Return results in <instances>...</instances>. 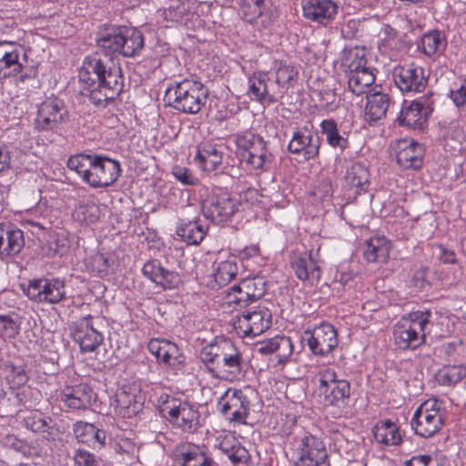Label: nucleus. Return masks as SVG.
Returning <instances> with one entry per match:
<instances>
[{
	"label": "nucleus",
	"mask_w": 466,
	"mask_h": 466,
	"mask_svg": "<svg viewBox=\"0 0 466 466\" xmlns=\"http://www.w3.org/2000/svg\"><path fill=\"white\" fill-rule=\"evenodd\" d=\"M111 55L86 56L79 71V80L86 86L89 100L96 106H106L123 91L122 69L118 59Z\"/></svg>",
	"instance_id": "obj_1"
},
{
	"label": "nucleus",
	"mask_w": 466,
	"mask_h": 466,
	"mask_svg": "<svg viewBox=\"0 0 466 466\" xmlns=\"http://www.w3.org/2000/svg\"><path fill=\"white\" fill-rule=\"evenodd\" d=\"M200 360L217 377L239 381L246 374L247 362L241 350L230 340L221 339L202 348Z\"/></svg>",
	"instance_id": "obj_2"
},
{
	"label": "nucleus",
	"mask_w": 466,
	"mask_h": 466,
	"mask_svg": "<svg viewBox=\"0 0 466 466\" xmlns=\"http://www.w3.org/2000/svg\"><path fill=\"white\" fill-rule=\"evenodd\" d=\"M96 44L104 53H117L126 57H132L143 49L144 37L142 33L134 27L110 25L98 33Z\"/></svg>",
	"instance_id": "obj_3"
},
{
	"label": "nucleus",
	"mask_w": 466,
	"mask_h": 466,
	"mask_svg": "<svg viewBox=\"0 0 466 466\" xmlns=\"http://www.w3.org/2000/svg\"><path fill=\"white\" fill-rule=\"evenodd\" d=\"M208 90L198 80L186 78L168 87L166 96L172 100L171 106L185 114H197L206 104Z\"/></svg>",
	"instance_id": "obj_4"
},
{
	"label": "nucleus",
	"mask_w": 466,
	"mask_h": 466,
	"mask_svg": "<svg viewBox=\"0 0 466 466\" xmlns=\"http://www.w3.org/2000/svg\"><path fill=\"white\" fill-rule=\"evenodd\" d=\"M429 318L430 311H416L400 321L393 331L395 344L402 350H414L422 345L430 323Z\"/></svg>",
	"instance_id": "obj_5"
},
{
	"label": "nucleus",
	"mask_w": 466,
	"mask_h": 466,
	"mask_svg": "<svg viewBox=\"0 0 466 466\" xmlns=\"http://www.w3.org/2000/svg\"><path fill=\"white\" fill-rule=\"evenodd\" d=\"M160 412L170 424L184 432L192 433L200 426L198 410L187 401L167 396Z\"/></svg>",
	"instance_id": "obj_6"
},
{
	"label": "nucleus",
	"mask_w": 466,
	"mask_h": 466,
	"mask_svg": "<svg viewBox=\"0 0 466 466\" xmlns=\"http://www.w3.org/2000/svg\"><path fill=\"white\" fill-rule=\"evenodd\" d=\"M291 451L297 466H320L328 459L323 441L309 433L295 437L291 442Z\"/></svg>",
	"instance_id": "obj_7"
},
{
	"label": "nucleus",
	"mask_w": 466,
	"mask_h": 466,
	"mask_svg": "<svg viewBox=\"0 0 466 466\" xmlns=\"http://www.w3.org/2000/svg\"><path fill=\"white\" fill-rule=\"evenodd\" d=\"M415 434L430 438L437 433L442 426V415L436 400H428L415 410L410 420Z\"/></svg>",
	"instance_id": "obj_8"
},
{
	"label": "nucleus",
	"mask_w": 466,
	"mask_h": 466,
	"mask_svg": "<svg viewBox=\"0 0 466 466\" xmlns=\"http://www.w3.org/2000/svg\"><path fill=\"white\" fill-rule=\"evenodd\" d=\"M97 320V318L87 315L70 326L71 337L79 345L82 352H93L104 341V335L98 329Z\"/></svg>",
	"instance_id": "obj_9"
},
{
	"label": "nucleus",
	"mask_w": 466,
	"mask_h": 466,
	"mask_svg": "<svg viewBox=\"0 0 466 466\" xmlns=\"http://www.w3.org/2000/svg\"><path fill=\"white\" fill-rule=\"evenodd\" d=\"M23 290L29 299L38 303L57 304L66 297L65 282L59 279H35Z\"/></svg>",
	"instance_id": "obj_10"
},
{
	"label": "nucleus",
	"mask_w": 466,
	"mask_h": 466,
	"mask_svg": "<svg viewBox=\"0 0 466 466\" xmlns=\"http://www.w3.org/2000/svg\"><path fill=\"white\" fill-rule=\"evenodd\" d=\"M271 313L267 309L245 311L232 319V326L241 338L255 337L269 329Z\"/></svg>",
	"instance_id": "obj_11"
},
{
	"label": "nucleus",
	"mask_w": 466,
	"mask_h": 466,
	"mask_svg": "<svg viewBox=\"0 0 466 466\" xmlns=\"http://www.w3.org/2000/svg\"><path fill=\"white\" fill-rule=\"evenodd\" d=\"M393 80L402 93L422 92L428 83L424 68L414 63L396 66L393 70Z\"/></svg>",
	"instance_id": "obj_12"
},
{
	"label": "nucleus",
	"mask_w": 466,
	"mask_h": 466,
	"mask_svg": "<svg viewBox=\"0 0 466 466\" xmlns=\"http://www.w3.org/2000/svg\"><path fill=\"white\" fill-rule=\"evenodd\" d=\"M120 172L118 161L102 156H94L86 184L94 188L109 187L117 180Z\"/></svg>",
	"instance_id": "obj_13"
},
{
	"label": "nucleus",
	"mask_w": 466,
	"mask_h": 466,
	"mask_svg": "<svg viewBox=\"0 0 466 466\" xmlns=\"http://www.w3.org/2000/svg\"><path fill=\"white\" fill-rule=\"evenodd\" d=\"M303 338L307 339L309 350L315 355H328L338 346L337 331L328 322L307 329Z\"/></svg>",
	"instance_id": "obj_14"
},
{
	"label": "nucleus",
	"mask_w": 466,
	"mask_h": 466,
	"mask_svg": "<svg viewBox=\"0 0 466 466\" xmlns=\"http://www.w3.org/2000/svg\"><path fill=\"white\" fill-rule=\"evenodd\" d=\"M172 457L177 466H215L213 458L204 446L193 442L177 443L172 450Z\"/></svg>",
	"instance_id": "obj_15"
},
{
	"label": "nucleus",
	"mask_w": 466,
	"mask_h": 466,
	"mask_svg": "<svg viewBox=\"0 0 466 466\" xmlns=\"http://www.w3.org/2000/svg\"><path fill=\"white\" fill-rule=\"evenodd\" d=\"M235 201L228 193L211 194L202 203V213L216 224L228 221L236 212Z\"/></svg>",
	"instance_id": "obj_16"
},
{
	"label": "nucleus",
	"mask_w": 466,
	"mask_h": 466,
	"mask_svg": "<svg viewBox=\"0 0 466 466\" xmlns=\"http://www.w3.org/2000/svg\"><path fill=\"white\" fill-rule=\"evenodd\" d=\"M238 146L243 150L241 157L253 169L265 168L270 164L272 155L266 147V142L258 136H251L250 138H240Z\"/></svg>",
	"instance_id": "obj_17"
},
{
	"label": "nucleus",
	"mask_w": 466,
	"mask_h": 466,
	"mask_svg": "<svg viewBox=\"0 0 466 466\" xmlns=\"http://www.w3.org/2000/svg\"><path fill=\"white\" fill-rule=\"evenodd\" d=\"M321 139L319 135L304 127L296 130L288 145V151L294 155H302L305 161L315 159L319 154Z\"/></svg>",
	"instance_id": "obj_18"
},
{
	"label": "nucleus",
	"mask_w": 466,
	"mask_h": 466,
	"mask_svg": "<svg viewBox=\"0 0 466 466\" xmlns=\"http://www.w3.org/2000/svg\"><path fill=\"white\" fill-rule=\"evenodd\" d=\"M218 407L231 421L243 423L248 414L249 400L241 390L228 389L219 399Z\"/></svg>",
	"instance_id": "obj_19"
},
{
	"label": "nucleus",
	"mask_w": 466,
	"mask_h": 466,
	"mask_svg": "<svg viewBox=\"0 0 466 466\" xmlns=\"http://www.w3.org/2000/svg\"><path fill=\"white\" fill-rule=\"evenodd\" d=\"M348 66V86L356 96L362 95L375 82V75L372 69L366 66L367 60L364 56L355 55Z\"/></svg>",
	"instance_id": "obj_20"
},
{
	"label": "nucleus",
	"mask_w": 466,
	"mask_h": 466,
	"mask_svg": "<svg viewBox=\"0 0 466 466\" xmlns=\"http://www.w3.org/2000/svg\"><path fill=\"white\" fill-rule=\"evenodd\" d=\"M25 54L23 47L7 42H0V78L16 76L22 71Z\"/></svg>",
	"instance_id": "obj_21"
},
{
	"label": "nucleus",
	"mask_w": 466,
	"mask_h": 466,
	"mask_svg": "<svg viewBox=\"0 0 466 466\" xmlns=\"http://www.w3.org/2000/svg\"><path fill=\"white\" fill-rule=\"evenodd\" d=\"M147 349L160 364L177 369L185 363L186 358L177 345L169 340L152 339Z\"/></svg>",
	"instance_id": "obj_22"
},
{
	"label": "nucleus",
	"mask_w": 466,
	"mask_h": 466,
	"mask_svg": "<svg viewBox=\"0 0 466 466\" xmlns=\"http://www.w3.org/2000/svg\"><path fill=\"white\" fill-rule=\"evenodd\" d=\"M66 110L57 98H47L38 107L35 124L39 129L49 130L65 120Z\"/></svg>",
	"instance_id": "obj_23"
},
{
	"label": "nucleus",
	"mask_w": 466,
	"mask_h": 466,
	"mask_svg": "<svg viewBox=\"0 0 466 466\" xmlns=\"http://www.w3.org/2000/svg\"><path fill=\"white\" fill-rule=\"evenodd\" d=\"M396 160L404 169H418L422 165L424 149L413 140L401 139L396 142Z\"/></svg>",
	"instance_id": "obj_24"
},
{
	"label": "nucleus",
	"mask_w": 466,
	"mask_h": 466,
	"mask_svg": "<svg viewBox=\"0 0 466 466\" xmlns=\"http://www.w3.org/2000/svg\"><path fill=\"white\" fill-rule=\"evenodd\" d=\"M301 5L306 19L321 25L331 22L338 13V5L332 0H302Z\"/></svg>",
	"instance_id": "obj_25"
},
{
	"label": "nucleus",
	"mask_w": 466,
	"mask_h": 466,
	"mask_svg": "<svg viewBox=\"0 0 466 466\" xmlns=\"http://www.w3.org/2000/svg\"><path fill=\"white\" fill-rule=\"evenodd\" d=\"M319 250L315 254L310 251L297 257L292 261V268L298 279L318 282L321 276L320 261L318 258Z\"/></svg>",
	"instance_id": "obj_26"
},
{
	"label": "nucleus",
	"mask_w": 466,
	"mask_h": 466,
	"mask_svg": "<svg viewBox=\"0 0 466 466\" xmlns=\"http://www.w3.org/2000/svg\"><path fill=\"white\" fill-rule=\"evenodd\" d=\"M59 400L68 409L86 410L95 400V393L88 385L78 384L65 389L59 394Z\"/></svg>",
	"instance_id": "obj_27"
},
{
	"label": "nucleus",
	"mask_w": 466,
	"mask_h": 466,
	"mask_svg": "<svg viewBox=\"0 0 466 466\" xmlns=\"http://www.w3.org/2000/svg\"><path fill=\"white\" fill-rule=\"evenodd\" d=\"M143 275L164 289H172L180 283V277L174 271L166 269L159 261L153 259L142 268Z\"/></svg>",
	"instance_id": "obj_28"
},
{
	"label": "nucleus",
	"mask_w": 466,
	"mask_h": 466,
	"mask_svg": "<svg viewBox=\"0 0 466 466\" xmlns=\"http://www.w3.org/2000/svg\"><path fill=\"white\" fill-rule=\"evenodd\" d=\"M143 396L137 387L124 386L116 391V402L123 417L137 415L142 409Z\"/></svg>",
	"instance_id": "obj_29"
},
{
	"label": "nucleus",
	"mask_w": 466,
	"mask_h": 466,
	"mask_svg": "<svg viewBox=\"0 0 466 466\" xmlns=\"http://www.w3.org/2000/svg\"><path fill=\"white\" fill-rule=\"evenodd\" d=\"M257 351L261 355L275 354L278 363L286 364L293 353V344L289 337L276 336L260 341L256 346Z\"/></svg>",
	"instance_id": "obj_30"
},
{
	"label": "nucleus",
	"mask_w": 466,
	"mask_h": 466,
	"mask_svg": "<svg viewBox=\"0 0 466 466\" xmlns=\"http://www.w3.org/2000/svg\"><path fill=\"white\" fill-rule=\"evenodd\" d=\"M364 118L370 124L373 125L385 118L387 112L392 104L390 96L382 92H374L367 94Z\"/></svg>",
	"instance_id": "obj_31"
},
{
	"label": "nucleus",
	"mask_w": 466,
	"mask_h": 466,
	"mask_svg": "<svg viewBox=\"0 0 466 466\" xmlns=\"http://www.w3.org/2000/svg\"><path fill=\"white\" fill-rule=\"evenodd\" d=\"M25 246L24 233L19 228H10L0 224V257L18 254Z\"/></svg>",
	"instance_id": "obj_32"
},
{
	"label": "nucleus",
	"mask_w": 466,
	"mask_h": 466,
	"mask_svg": "<svg viewBox=\"0 0 466 466\" xmlns=\"http://www.w3.org/2000/svg\"><path fill=\"white\" fill-rule=\"evenodd\" d=\"M213 268L212 275L219 287L228 284L236 278L238 271L237 258L222 252L218 254Z\"/></svg>",
	"instance_id": "obj_33"
},
{
	"label": "nucleus",
	"mask_w": 466,
	"mask_h": 466,
	"mask_svg": "<svg viewBox=\"0 0 466 466\" xmlns=\"http://www.w3.org/2000/svg\"><path fill=\"white\" fill-rule=\"evenodd\" d=\"M428 108L419 100H413L400 111L399 122L411 129H422L427 122Z\"/></svg>",
	"instance_id": "obj_34"
},
{
	"label": "nucleus",
	"mask_w": 466,
	"mask_h": 466,
	"mask_svg": "<svg viewBox=\"0 0 466 466\" xmlns=\"http://www.w3.org/2000/svg\"><path fill=\"white\" fill-rule=\"evenodd\" d=\"M344 180L345 187L354 194L365 192L370 185L369 170L364 164L356 162L347 169Z\"/></svg>",
	"instance_id": "obj_35"
},
{
	"label": "nucleus",
	"mask_w": 466,
	"mask_h": 466,
	"mask_svg": "<svg viewBox=\"0 0 466 466\" xmlns=\"http://www.w3.org/2000/svg\"><path fill=\"white\" fill-rule=\"evenodd\" d=\"M269 76L267 72H256L248 78V91L258 102L274 103L277 101L276 92L268 86Z\"/></svg>",
	"instance_id": "obj_36"
},
{
	"label": "nucleus",
	"mask_w": 466,
	"mask_h": 466,
	"mask_svg": "<svg viewBox=\"0 0 466 466\" xmlns=\"http://www.w3.org/2000/svg\"><path fill=\"white\" fill-rule=\"evenodd\" d=\"M323 396L325 406L344 407L350 395V385L346 380H339L331 386L319 391Z\"/></svg>",
	"instance_id": "obj_37"
},
{
	"label": "nucleus",
	"mask_w": 466,
	"mask_h": 466,
	"mask_svg": "<svg viewBox=\"0 0 466 466\" xmlns=\"http://www.w3.org/2000/svg\"><path fill=\"white\" fill-rule=\"evenodd\" d=\"M390 248V243L385 237H374L366 241L363 255L368 262L384 263Z\"/></svg>",
	"instance_id": "obj_38"
},
{
	"label": "nucleus",
	"mask_w": 466,
	"mask_h": 466,
	"mask_svg": "<svg viewBox=\"0 0 466 466\" xmlns=\"http://www.w3.org/2000/svg\"><path fill=\"white\" fill-rule=\"evenodd\" d=\"M223 153L214 145H204L199 147L195 160L207 172L217 171L222 164Z\"/></svg>",
	"instance_id": "obj_39"
},
{
	"label": "nucleus",
	"mask_w": 466,
	"mask_h": 466,
	"mask_svg": "<svg viewBox=\"0 0 466 466\" xmlns=\"http://www.w3.org/2000/svg\"><path fill=\"white\" fill-rule=\"evenodd\" d=\"M373 434L378 442L385 445H397L401 441L396 424L390 420L377 423L373 429Z\"/></svg>",
	"instance_id": "obj_40"
},
{
	"label": "nucleus",
	"mask_w": 466,
	"mask_h": 466,
	"mask_svg": "<svg viewBox=\"0 0 466 466\" xmlns=\"http://www.w3.org/2000/svg\"><path fill=\"white\" fill-rule=\"evenodd\" d=\"M421 50L427 56L442 53L446 48V38L442 32L432 30L421 38Z\"/></svg>",
	"instance_id": "obj_41"
},
{
	"label": "nucleus",
	"mask_w": 466,
	"mask_h": 466,
	"mask_svg": "<svg viewBox=\"0 0 466 466\" xmlns=\"http://www.w3.org/2000/svg\"><path fill=\"white\" fill-rule=\"evenodd\" d=\"M321 131L326 136L328 144L332 147H339L343 151L348 147V139L339 134L336 122L332 119H325L320 124Z\"/></svg>",
	"instance_id": "obj_42"
},
{
	"label": "nucleus",
	"mask_w": 466,
	"mask_h": 466,
	"mask_svg": "<svg viewBox=\"0 0 466 466\" xmlns=\"http://www.w3.org/2000/svg\"><path fill=\"white\" fill-rule=\"evenodd\" d=\"M177 235L183 238L187 244H199L205 235L206 229L197 221H188L177 228Z\"/></svg>",
	"instance_id": "obj_43"
},
{
	"label": "nucleus",
	"mask_w": 466,
	"mask_h": 466,
	"mask_svg": "<svg viewBox=\"0 0 466 466\" xmlns=\"http://www.w3.org/2000/svg\"><path fill=\"white\" fill-rule=\"evenodd\" d=\"M100 216V207L92 201L79 204L73 213L75 219L87 225L96 223Z\"/></svg>",
	"instance_id": "obj_44"
},
{
	"label": "nucleus",
	"mask_w": 466,
	"mask_h": 466,
	"mask_svg": "<svg viewBox=\"0 0 466 466\" xmlns=\"http://www.w3.org/2000/svg\"><path fill=\"white\" fill-rule=\"evenodd\" d=\"M93 160L94 156L92 155L76 154L68 158L66 165L70 170L75 171L86 183Z\"/></svg>",
	"instance_id": "obj_45"
},
{
	"label": "nucleus",
	"mask_w": 466,
	"mask_h": 466,
	"mask_svg": "<svg viewBox=\"0 0 466 466\" xmlns=\"http://www.w3.org/2000/svg\"><path fill=\"white\" fill-rule=\"evenodd\" d=\"M192 15L188 3H177L176 5H170L163 11L165 20L185 25H187Z\"/></svg>",
	"instance_id": "obj_46"
},
{
	"label": "nucleus",
	"mask_w": 466,
	"mask_h": 466,
	"mask_svg": "<svg viewBox=\"0 0 466 466\" xmlns=\"http://www.w3.org/2000/svg\"><path fill=\"white\" fill-rule=\"evenodd\" d=\"M299 75L298 69L285 61H280L276 69V84L279 88L289 89Z\"/></svg>",
	"instance_id": "obj_47"
},
{
	"label": "nucleus",
	"mask_w": 466,
	"mask_h": 466,
	"mask_svg": "<svg viewBox=\"0 0 466 466\" xmlns=\"http://www.w3.org/2000/svg\"><path fill=\"white\" fill-rule=\"evenodd\" d=\"M240 284L251 303L259 299L266 292L267 284L262 277L244 279Z\"/></svg>",
	"instance_id": "obj_48"
},
{
	"label": "nucleus",
	"mask_w": 466,
	"mask_h": 466,
	"mask_svg": "<svg viewBox=\"0 0 466 466\" xmlns=\"http://www.w3.org/2000/svg\"><path fill=\"white\" fill-rule=\"evenodd\" d=\"M223 303L228 305L229 308L235 309H241L248 306L251 302L247 294L244 293V289L241 287L240 282L237 285L232 286L228 290L225 292L223 297Z\"/></svg>",
	"instance_id": "obj_49"
},
{
	"label": "nucleus",
	"mask_w": 466,
	"mask_h": 466,
	"mask_svg": "<svg viewBox=\"0 0 466 466\" xmlns=\"http://www.w3.org/2000/svg\"><path fill=\"white\" fill-rule=\"evenodd\" d=\"M439 380L443 385H455L466 377L464 365H448L439 370Z\"/></svg>",
	"instance_id": "obj_50"
},
{
	"label": "nucleus",
	"mask_w": 466,
	"mask_h": 466,
	"mask_svg": "<svg viewBox=\"0 0 466 466\" xmlns=\"http://www.w3.org/2000/svg\"><path fill=\"white\" fill-rule=\"evenodd\" d=\"M264 9V0H242L239 13L242 18L253 23L261 16Z\"/></svg>",
	"instance_id": "obj_51"
},
{
	"label": "nucleus",
	"mask_w": 466,
	"mask_h": 466,
	"mask_svg": "<svg viewBox=\"0 0 466 466\" xmlns=\"http://www.w3.org/2000/svg\"><path fill=\"white\" fill-rule=\"evenodd\" d=\"M95 425L82 420L76 421L73 425V431L76 441L79 443L93 445L92 435L94 434Z\"/></svg>",
	"instance_id": "obj_52"
},
{
	"label": "nucleus",
	"mask_w": 466,
	"mask_h": 466,
	"mask_svg": "<svg viewBox=\"0 0 466 466\" xmlns=\"http://www.w3.org/2000/svg\"><path fill=\"white\" fill-rule=\"evenodd\" d=\"M449 97L461 112H466V78L454 83L449 93Z\"/></svg>",
	"instance_id": "obj_53"
},
{
	"label": "nucleus",
	"mask_w": 466,
	"mask_h": 466,
	"mask_svg": "<svg viewBox=\"0 0 466 466\" xmlns=\"http://www.w3.org/2000/svg\"><path fill=\"white\" fill-rule=\"evenodd\" d=\"M51 422V418L43 417L41 414H32L25 419L26 428L39 433L48 432Z\"/></svg>",
	"instance_id": "obj_54"
},
{
	"label": "nucleus",
	"mask_w": 466,
	"mask_h": 466,
	"mask_svg": "<svg viewBox=\"0 0 466 466\" xmlns=\"http://www.w3.org/2000/svg\"><path fill=\"white\" fill-rule=\"evenodd\" d=\"M20 331V323L9 316H0V337L4 339H14Z\"/></svg>",
	"instance_id": "obj_55"
},
{
	"label": "nucleus",
	"mask_w": 466,
	"mask_h": 466,
	"mask_svg": "<svg viewBox=\"0 0 466 466\" xmlns=\"http://www.w3.org/2000/svg\"><path fill=\"white\" fill-rule=\"evenodd\" d=\"M73 459L77 466H101V460L85 449H76Z\"/></svg>",
	"instance_id": "obj_56"
},
{
	"label": "nucleus",
	"mask_w": 466,
	"mask_h": 466,
	"mask_svg": "<svg viewBox=\"0 0 466 466\" xmlns=\"http://www.w3.org/2000/svg\"><path fill=\"white\" fill-rule=\"evenodd\" d=\"M227 453L234 466H248L250 455L248 450L243 446L234 445Z\"/></svg>",
	"instance_id": "obj_57"
},
{
	"label": "nucleus",
	"mask_w": 466,
	"mask_h": 466,
	"mask_svg": "<svg viewBox=\"0 0 466 466\" xmlns=\"http://www.w3.org/2000/svg\"><path fill=\"white\" fill-rule=\"evenodd\" d=\"M90 268L93 271H96L100 277L107 275L110 263L108 258L102 254L96 253L92 256L90 259Z\"/></svg>",
	"instance_id": "obj_58"
},
{
	"label": "nucleus",
	"mask_w": 466,
	"mask_h": 466,
	"mask_svg": "<svg viewBox=\"0 0 466 466\" xmlns=\"http://www.w3.org/2000/svg\"><path fill=\"white\" fill-rule=\"evenodd\" d=\"M172 174L184 185L193 186L198 182V179L193 175L192 171L187 167L176 166L172 170Z\"/></svg>",
	"instance_id": "obj_59"
},
{
	"label": "nucleus",
	"mask_w": 466,
	"mask_h": 466,
	"mask_svg": "<svg viewBox=\"0 0 466 466\" xmlns=\"http://www.w3.org/2000/svg\"><path fill=\"white\" fill-rule=\"evenodd\" d=\"M319 391L331 386L339 380L337 379L336 372L331 369H326L319 373Z\"/></svg>",
	"instance_id": "obj_60"
},
{
	"label": "nucleus",
	"mask_w": 466,
	"mask_h": 466,
	"mask_svg": "<svg viewBox=\"0 0 466 466\" xmlns=\"http://www.w3.org/2000/svg\"><path fill=\"white\" fill-rule=\"evenodd\" d=\"M447 137L461 144L465 137L463 127L458 121L451 122L447 130Z\"/></svg>",
	"instance_id": "obj_61"
},
{
	"label": "nucleus",
	"mask_w": 466,
	"mask_h": 466,
	"mask_svg": "<svg viewBox=\"0 0 466 466\" xmlns=\"http://www.w3.org/2000/svg\"><path fill=\"white\" fill-rule=\"evenodd\" d=\"M405 466H439V464L430 455H418L407 461Z\"/></svg>",
	"instance_id": "obj_62"
},
{
	"label": "nucleus",
	"mask_w": 466,
	"mask_h": 466,
	"mask_svg": "<svg viewBox=\"0 0 466 466\" xmlns=\"http://www.w3.org/2000/svg\"><path fill=\"white\" fill-rule=\"evenodd\" d=\"M439 260L443 264H455L457 262L456 254L453 250L445 248L443 245H438Z\"/></svg>",
	"instance_id": "obj_63"
},
{
	"label": "nucleus",
	"mask_w": 466,
	"mask_h": 466,
	"mask_svg": "<svg viewBox=\"0 0 466 466\" xmlns=\"http://www.w3.org/2000/svg\"><path fill=\"white\" fill-rule=\"evenodd\" d=\"M320 96H321V98H320L321 106H325L329 109H332L336 106L337 96L333 90H331V89L325 90L320 93Z\"/></svg>",
	"instance_id": "obj_64"
}]
</instances>
